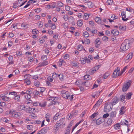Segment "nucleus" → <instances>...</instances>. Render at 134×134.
Masks as SVG:
<instances>
[{
    "instance_id": "f257e3e1",
    "label": "nucleus",
    "mask_w": 134,
    "mask_h": 134,
    "mask_svg": "<svg viewBox=\"0 0 134 134\" xmlns=\"http://www.w3.org/2000/svg\"><path fill=\"white\" fill-rule=\"evenodd\" d=\"M132 42L128 39L125 40L122 43L120 47V49L122 51H125L128 49L131 45Z\"/></svg>"
},
{
    "instance_id": "f03ea898",
    "label": "nucleus",
    "mask_w": 134,
    "mask_h": 134,
    "mask_svg": "<svg viewBox=\"0 0 134 134\" xmlns=\"http://www.w3.org/2000/svg\"><path fill=\"white\" fill-rule=\"evenodd\" d=\"M100 66V65H99L95 66L92 69L90 70L88 69L87 71V73L88 74L90 75L93 74L96 70L99 69Z\"/></svg>"
},
{
    "instance_id": "7ed1b4c3",
    "label": "nucleus",
    "mask_w": 134,
    "mask_h": 134,
    "mask_svg": "<svg viewBox=\"0 0 134 134\" xmlns=\"http://www.w3.org/2000/svg\"><path fill=\"white\" fill-rule=\"evenodd\" d=\"M9 114L12 115L13 117L15 118L19 117L21 115L20 113L17 112L13 110H10L9 112Z\"/></svg>"
},
{
    "instance_id": "20e7f679",
    "label": "nucleus",
    "mask_w": 134,
    "mask_h": 134,
    "mask_svg": "<svg viewBox=\"0 0 134 134\" xmlns=\"http://www.w3.org/2000/svg\"><path fill=\"white\" fill-rule=\"evenodd\" d=\"M104 111L106 113L109 112L112 109V108L110 107L108 102H106L104 104Z\"/></svg>"
},
{
    "instance_id": "39448f33",
    "label": "nucleus",
    "mask_w": 134,
    "mask_h": 134,
    "mask_svg": "<svg viewBox=\"0 0 134 134\" xmlns=\"http://www.w3.org/2000/svg\"><path fill=\"white\" fill-rule=\"evenodd\" d=\"M119 100L118 97L115 96L112 99L111 102L110 103L112 107L114 105L116 104L119 102Z\"/></svg>"
},
{
    "instance_id": "423d86ee",
    "label": "nucleus",
    "mask_w": 134,
    "mask_h": 134,
    "mask_svg": "<svg viewBox=\"0 0 134 134\" xmlns=\"http://www.w3.org/2000/svg\"><path fill=\"white\" fill-rule=\"evenodd\" d=\"M131 83V81H129L126 83V84L124 85L122 88L123 91L124 92L126 91L130 86Z\"/></svg>"
},
{
    "instance_id": "0eeeda50",
    "label": "nucleus",
    "mask_w": 134,
    "mask_h": 134,
    "mask_svg": "<svg viewBox=\"0 0 134 134\" xmlns=\"http://www.w3.org/2000/svg\"><path fill=\"white\" fill-rule=\"evenodd\" d=\"M120 70L119 68V67H117V69L115 70L113 72V74L112 75V77H115L117 76V75L118 76H120L121 75H118V74H120Z\"/></svg>"
},
{
    "instance_id": "6e6552de",
    "label": "nucleus",
    "mask_w": 134,
    "mask_h": 134,
    "mask_svg": "<svg viewBox=\"0 0 134 134\" xmlns=\"http://www.w3.org/2000/svg\"><path fill=\"white\" fill-rule=\"evenodd\" d=\"M105 121L104 119L103 118H101L98 119L96 121V124L98 125L104 122Z\"/></svg>"
},
{
    "instance_id": "1a4fd4ad",
    "label": "nucleus",
    "mask_w": 134,
    "mask_h": 134,
    "mask_svg": "<svg viewBox=\"0 0 134 134\" xmlns=\"http://www.w3.org/2000/svg\"><path fill=\"white\" fill-rule=\"evenodd\" d=\"M103 102V100L102 99H99L98 101L97 102L96 104L94 106L93 108H95L96 107H98Z\"/></svg>"
},
{
    "instance_id": "9d476101",
    "label": "nucleus",
    "mask_w": 134,
    "mask_h": 134,
    "mask_svg": "<svg viewBox=\"0 0 134 134\" xmlns=\"http://www.w3.org/2000/svg\"><path fill=\"white\" fill-rule=\"evenodd\" d=\"M61 126L60 125H59L58 123H57L54 125V132H56L59 129V127Z\"/></svg>"
},
{
    "instance_id": "9b49d317",
    "label": "nucleus",
    "mask_w": 134,
    "mask_h": 134,
    "mask_svg": "<svg viewBox=\"0 0 134 134\" xmlns=\"http://www.w3.org/2000/svg\"><path fill=\"white\" fill-rule=\"evenodd\" d=\"M64 121L63 119H61L60 121H58L57 123H58L59 125H60L61 126H62V127H64L65 125V124H63Z\"/></svg>"
},
{
    "instance_id": "f8f14e48",
    "label": "nucleus",
    "mask_w": 134,
    "mask_h": 134,
    "mask_svg": "<svg viewBox=\"0 0 134 134\" xmlns=\"http://www.w3.org/2000/svg\"><path fill=\"white\" fill-rule=\"evenodd\" d=\"M111 33L113 34L114 35L116 36L119 34V32L116 30L114 29L111 31Z\"/></svg>"
},
{
    "instance_id": "ddd939ff",
    "label": "nucleus",
    "mask_w": 134,
    "mask_h": 134,
    "mask_svg": "<svg viewBox=\"0 0 134 134\" xmlns=\"http://www.w3.org/2000/svg\"><path fill=\"white\" fill-rule=\"evenodd\" d=\"M26 108L27 110H28L29 112L31 113H32L35 109V108H30L28 106Z\"/></svg>"
},
{
    "instance_id": "4468645a",
    "label": "nucleus",
    "mask_w": 134,
    "mask_h": 134,
    "mask_svg": "<svg viewBox=\"0 0 134 134\" xmlns=\"http://www.w3.org/2000/svg\"><path fill=\"white\" fill-rule=\"evenodd\" d=\"M14 99L15 101L16 102H20L19 95H16V96L15 97Z\"/></svg>"
},
{
    "instance_id": "2eb2a0df",
    "label": "nucleus",
    "mask_w": 134,
    "mask_h": 134,
    "mask_svg": "<svg viewBox=\"0 0 134 134\" xmlns=\"http://www.w3.org/2000/svg\"><path fill=\"white\" fill-rule=\"evenodd\" d=\"M125 109V108L124 106H122L121 107L120 111V113L121 115L123 114L124 113Z\"/></svg>"
},
{
    "instance_id": "dca6fc26",
    "label": "nucleus",
    "mask_w": 134,
    "mask_h": 134,
    "mask_svg": "<svg viewBox=\"0 0 134 134\" xmlns=\"http://www.w3.org/2000/svg\"><path fill=\"white\" fill-rule=\"evenodd\" d=\"M132 55V53H130L126 57V60H130L133 56Z\"/></svg>"
},
{
    "instance_id": "f3484780",
    "label": "nucleus",
    "mask_w": 134,
    "mask_h": 134,
    "mask_svg": "<svg viewBox=\"0 0 134 134\" xmlns=\"http://www.w3.org/2000/svg\"><path fill=\"white\" fill-rule=\"evenodd\" d=\"M48 64V62L47 61H45L39 64V67H42V66H45L47 65Z\"/></svg>"
},
{
    "instance_id": "a211bd4d",
    "label": "nucleus",
    "mask_w": 134,
    "mask_h": 134,
    "mask_svg": "<svg viewBox=\"0 0 134 134\" xmlns=\"http://www.w3.org/2000/svg\"><path fill=\"white\" fill-rule=\"evenodd\" d=\"M116 112L115 111H112L110 114V116L111 118H113L116 116Z\"/></svg>"
},
{
    "instance_id": "6ab92c4d",
    "label": "nucleus",
    "mask_w": 134,
    "mask_h": 134,
    "mask_svg": "<svg viewBox=\"0 0 134 134\" xmlns=\"http://www.w3.org/2000/svg\"><path fill=\"white\" fill-rule=\"evenodd\" d=\"M87 4L88 7L89 8L93 7L94 5L92 2L90 1L88 2L87 3Z\"/></svg>"
},
{
    "instance_id": "aec40b11",
    "label": "nucleus",
    "mask_w": 134,
    "mask_h": 134,
    "mask_svg": "<svg viewBox=\"0 0 134 134\" xmlns=\"http://www.w3.org/2000/svg\"><path fill=\"white\" fill-rule=\"evenodd\" d=\"M132 95V93L131 92H129L127 93L126 95V97L129 99L131 98V96Z\"/></svg>"
},
{
    "instance_id": "412c9836",
    "label": "nucleus",
    "mask_w": 134,
    "mask_h": 134,
    "mask_svg": "<svg viewBox=\"0 0 134 134\" xmlns=\"http://www.w3.org/2000/svg\"><path fill=\"white\" fill-rule=\"evenodd\" d=\"M45 130H46L45 129H43L39 131L37 134H44L46 132Z\"/></svg>"
},
{
    "instance_id": "4be33fe9",
    "label": "nucleus",
    "mask_w": 134,
    "mask_h": 134,
    "mask_svg": "<svg viewBox=\"0 0 134 134\" xmlns=\"http://www.w3.org/2000/svg\"><path fill=\"white\" fill-rule=\"evenodd\" d=\"M58 77H59V79L61 81H63L64 80V77L63 75L62 74H58Z\"/></svg>"
},
{
    "instance_id": "5701e85b",
    "label": "nucleus",
    "mask_w": 134,
    "mask_h": 134,
    "mask_svg": "<svg viewBox=\"0 0 134 134\" xmlns=\"http://www.w3.org/2000/svg\"><path fill=\"white\" fill-rule=\"evenodd\" d=\"M114 128L116 130L119 129L120 128V125L118 124H117L114 126Z\"/></svg>"
},
{
    "instance_id": "b1692460",
    "label": "nucleus",
    "mask_w": 134,
    "mask_h": 134,
    "mask_svg": "<svg viewBox=\"0 0 134 134\" xmlns=\"http://www.w3.org/2000/svg\"><path fill=\"white\" fill-rule=\"evenodd\" d=\"M112 121H113L111 119L108 118L107 119V122L110 126L112 122Z\"/></svg>"
},
{
    "instance_id": "393cba45",
    "label": "nucleus",
    "mask_w": 134,
    "mask_h": 134,
    "mask_svg": "<svg viewBox=\"0 0 134 134\" xmlns=\"http://www.w3.org/2000/svg\"><path fill=\"white\" fill-rule=\"evenodd\" d=\"M95 20L98 23H100L101 22V19L99 17H97L95 19Z\"/></svg>"
},
{
    "instance_id": "a878e982",
    "label": "nucleus",
    "mask_w": 134,
    "mask_h": 134,
    "mask_svg": "<svg viewBox=\"0 0 134 134\" xmlns=\"http://www.w3.org/2000/svg\"><path fill=\"white\" fill-rule=\"evenodd\" d=\"M82 121L81 120L80 121L78 122H77L75 125V126L72 128V132L74 129L80 124Z\"/></svg>"
},
{
    "instance_id": "bb28decb",
    "label": "nucleus",
    "mask_w": 134,
    "mask_h": 134,
    "mask_svg": "<svg viewBox=\"0 0 134 134\" xmlns=\"http://www.w3.org/2000/svg\"><path fill=\"white\" fill-rule=\"evenodd\" d=\"M82 121L81 120L80 121L78 122H77L75 125V126L72 128V132L74 129L80 124Z\"/></svg>"
},
{
    "instance_id": "cd10ccee",
    "label": "nucleus",
    "mask_w": 134,
    "mask_h": 134,
    "mask_svg": "<svg viewBox=\"0 0 134 134\" xmlns=\"http://www.w3.org/2000/svg\"><path fill=\"white\" fill-rule=\"evenodd\" d=\"M82 121L81 120L80 121L78 122H77L75 125V126L72 128V132L74 129L80 124Z\"/></svg>"
},
{
    "instance_id": "c85d7f7f",
    "label": "nucleus",
    "mask_w": 134,
    "mask_h": 134,
    "mask_svg": "<svg viewBox=\"0 0 134 134\" xmlns=\"http://www.w3.org/2000/svg\"><path fill=\"white\" fill-rule=\"evenodd\" d=\"M10 99H11L10 98L7 97L6 96L4 97V98H2V100L5 101H7Z\"/></svg>"
},
{
    "instance_id": "c756f323",
    "label": "nucleus",
    "mask_w": 134,
    "mask_h": 134,
    "mask_svg": "<svg viewBox=\"0 0 134 134\" xmlns=\"http://www.w3.org/2000/svg\"><path fill=\"white\" fill-rule=\"evenodd\" d=\"M109 74L108 72L105 73L103 76V77L104 79H105L109 76Z\"/></svg>"
},
{
    "instance_id": "7c9ffc66",
    "label": "nucleus",
    "mask_w": 134,
    "mask_h": 134,
    "mask_svg": "<svg viewBox=\"0 0 134 134\" xmlns=\"http://www.w3.org/2000/svg\"><path fill=\"white\" fill-rule=\"evenodd\" d=\"M65 92V91H64L62 93V96L64 98H66L67 97H66V95L67 94L68 92L66 91L65 92Z\"/></svg>"
},
{
    "instance_id": "2f4dec72",
    "label": "nucleus",
    "mask_w": 134,
    "mask_h": 134,
    "mask_svg": "<svg viewBox=\"0 0 134 134\" xmlns=\"http://www.w3.org/2000/svg\"><path fill=\"white\" fill-rule=\"evenodd\" d=\"M128 66H126L124 68L123 70H122V72H121L120 74H118V75H121L122 73L124 72L126 69L127 68Z\"/></svg>"
},
{
    "instance_id": "473e14b6",
    "label": "nucleus",
    "mask_w": 134,
    "mask_h": 134,
    "mask_svg": "<svg viewBox=\"0 0 134 134\" xmlns=\"http://www.w3.org/2000/svg\"><path fill=\"white\" fill-rule=\"evenodd\" d=\"M39 32L36 29H34L32 30V33L33 34L35 35L37 34Z\"/></svg>"
},
{
    "instance_id": "72a5a7b5",
    "label": "nucleus",
    "mask_w": 134,
    "mask_h": 134,
    "mask_svg": "<svg viewBox=\"0 0 134 134\" xmlns=\"http://www.w3.org/2000/svg\"><path fill=\"white\" fill-rule=\"evenodd\" d=\"M120 100L122 102H123L125 99V96L124 95H122L120 96Z\"/></svg>"
},
{
    "instance_id": "f704fd0d",
    "label": "nucleus",
    "mask_w": 134,
    "mask_h": 134,
    "mask_svg": "<svg viewBox=\"0 0 134 134\" xmlns=\"http://www.w3.org/2000/svg\"><path fill=\"white\" fill-rule=\"evenodd\" d=\"M90 76L88 75H86L84 76V79L85 80H88L90 79V78H89Z\"/></svg>"
},
{
    "instance_id": "c9c22d12",
    "label": "nucleus",
    "mask_w": 134,
    "mask_h": 134,
    "mask_svg": "<svg viewBox=\"0 0 134 134\" xmlns=\"http://www.w3.org/2000/svg\"><path fill=\"white\" fill-rule=\"evenodd\" d=\"M63 4L60 1H59L57 3V6L59 7H62Z\"/></svg>"
},
{
    "instance_id": "e433bc0d",
    "label": "nucleus",
    "mask_w": 134,
    "mask_h": 134,
    "mask_svg": "<svg viewBox=\"0 0 134 134\" xmlns=\"http://www.w3.org/2000/svg\"><path fill=\"white\" fill-rule=\"evenodd\" d=\"M32 93V92L31 90H27L26 92L27 94L29 95H30Z\"/></svg>"
},
{
    "instance_id": "4c0bfd02",
    "label": "nucleus",
    "mask_w": 134,
    "mask_h": 134,
    "mask_svg": "<svg viewBox=\"0 0 134 134\" xmlns=\"http://www.w3.org/2000/svg\"><path fill=\"white\" fill-rule=\"evenodd\" d=\"M126 27L120 26L119 27V29L122 30L124 31L126 30Z\"/></svg>"
},
{
    "instance_id": "58836bf2",
    "label": "nucleus",
    "mask_w": 134,
    "mask_h": 134,
    "mask_svg": "<svg viewBox=\"0 0 134 134\" xmlns=\"http://www.w3.org/2000/svg\"><path fill=\"white\" fill-rule=\"evenodd\" d=\"M27 128L28 130H31L33 128V126L31 125H29L27 126Z\"/></svg>"
},
{
    "instance_id": "ea45409f",
    "label": "nucleus",
    "mask_w": 134,
    "mask_h": 134,
    "mask_svg": "<svg viewBox=\"0 0 134 134\" xmlns=\"http://www.w3.org/2000/svg\"><path fill=\"white\" fill-rule=\"evenodd\" d=\"M24 81L25 82L27 85H29L30 83V80L28 79L25 80Z\"/></svg>"
},
{
    "instance_id": "a19ab883",
    "label": "nucleus",
    "mask_w": 134,
    "mask_h": 134,
    "mask_svg": "<svg viewBox=\"0 0 134 134\" xmlns=\"http://www.w3.org/2000/svg\"><path fill=\"white\" fill-rule=\"evenodd\" d=\"M124 121H125L124 122V121H123L122 122H121V124L122 125V124H125L126 125H128V121L125 120H124Z\"/></svg>"
},
{
    "instance_id": "79ce46f5",
    "label": "nucleus",
    "mask_w": 134,
    "mask_h": 134,
    "mask_svg": "<svg viewBox=\"0 0 134 134\" xmlns=\"http://www.w3.org/2000/svg\"><path fill=\"white\" fill-rule=\"evenodd\" d=\"M27 107H28V106H25H25L24 105H21V106L20 109H21L23 110H25V109L27 110L26 108Z\"/></svg>"
},
{
    "instance_id": "37998d69",
    "label": "nucleus",
    "mask_w": 134,
    "mask_h": 134,
    "mask_svg": "<svg viewBox=\"0 0 134 134\" xmlns=\"http://www.w3.org/2000/svg\"><path fill=\"white\" fill-rule=\"evenodd\" d=\"M85 16V20H87L88 19L89 15L87 13H85L84 14Z\"/></svg>"
},
{
    "instance_id": "c03bdc74",
    "label": "nucleus",
    "mask_w": 134,
    "mask_h": 134,
    "mask_svg": "<svg viewBox=\"0 0 134 134\" xmlns=\"http://www.w3.org/2000/svg\"><path fill=\"white\" fill-rule=\"evenodd\" d=\"M110 125L107 122H104V123L103 126L105 127H108Z\"/></svg>"
},
{
    "instance_id": "a18cd8bd",
    "label": "nucleus",
    "mask_w": 134,
    "mask_h": 134,
    "mask_svg": "<svg viewBox=\"0 0 134 134\" xmlns=\"http://www.w3.org/2000/svg\"><path fill=\"white\" fill-rule=\"evenodd\" d=\"M84 36L85 37H88L89 36V34L88 33L86 32L85 31L83 32Z\"/></svg>"
},
{
    "instance_id": "49530a36",
    "label": "nucleus",
    "mask_w": 134,
    "mask_h": 134,
    "mask_svg": "<svg viewBox=\"0 0 134 134\" xmlns=\"http://www.w3.org/2000/svg\"><path fill=\"white\" fill-rule=\"evenodd\" d=\"M112 0H108L107 2V3L108 4L110 5L112 4Z\"/></svg>"
},
{
    "instance_id": "de8ad7c7",
    "label": "nucleus",
    "mask_w": 134,
    "mask_h": 134,
    "mask_svg": "<svg viewBox=\"0 0 134 134\" xmlns=\"http://www.w3.org/2000/svg\"><path fill=\"white\" fill-rule=\"evenodd\" d=\"M78 50L79 51H81L83 49L82 46L81 45H79L77 47Z\"/></svg>"
},
{
    "instance_id": "09e8293b",
    "label": "nucleus",
    "mask_w": 134,
    "mask_h": 134,
    "mask_svg": "<svg viewBox=\"0 0 134 134\" xmlns=\"http://www.w3.org/2000/svg\"><path fill=\"white\" fill-rule=\"evenodd\" d=\"M97 115V113H95L92 114L91 116L90 117L92 119L94 117L96 116Z\"/></svg>"
},
{
    "instance_id": "8fccbe9b",
    "label": "nucleus",
    "mask_w": 134,
    "mask_h": 134,
    "mask_svg": "<svg viewBox=\"0 0 134 134\" xmlns=\"http://www.w3.org/2000/svg\"><path fill=\"white\" fill-rule=\"evenodd\" d=\"M74 20V18L72 16H70L69 19V20L70 22H73Z\"/></svg>"
},
{
    "instance_id": "3c124183",
    "label": "nucleus",
    "mask_w": 134,
    "mask_h": 134,
    "mask_svg": "<svg viewBox=\"0 0 134 134\" xmlns=\"http://www.w3.org/2000/svg\"><path fill=\"white\" fill-rule=\"evenodd\" d=\"M72 65V66H74L75 67H76L77 66V63L76 62L73 61L71 63Z\"/></svg>"
},
{
    "instance_id": "603ef678",
    "label": "nucleus",
    "mask_w": 134,
    "mask_h": 134,
    "mask_svg": "<svg viewBox=\"0 0 134 134\" xmlns=\"http://www.w3.org/2000/svg\"><path fill=\"white\" fill-rule=\"evenodd\" d=\"M109 115V114L108 113H106L104 114L103 116V118L104 119V118H106L108 117Z\"/></svg>"
},
{
    "instance_id": "864d4df0",
    "label": "nucleus",
    "mask_w": 134,
    "mask_h": 134,
    "mask_svg": "<svg viewBox=\"0 0 134 134\" xmlns=\"http://www.w3.org/2000/svg\"><path fill=\"white\" fill-rule=\"evenodd\" d=\"M25 98L27 100H29L31 98V96L30 95L27 94L25 96Z\"/></svg>"
},
{
    "instance_id": "5fc2aeb1",
    "label": "nucleus",
    "mask_w": 134,
    "mask_h": 134,
    "mask_svg": "<svg viewBox=\"0 0 134 134\" xmlns=\"http://www.w3.org/2000/svg\"><path fill=\"white\" fill-rule=\"evenodd\" d=\"M73 123V121H71L70 122V124H69L68 126V127L69 129L70 128V127L71 126H72V124Z\"/></svg>"
},
{
    "instance_id": "6e6d98bb",
    "label": "nucleus",
    "mask_w": 134,
    "mask_h": 134,
    "mask_svg": "<svg viewBox=\"0 0 134 134\" xmlns=\"http://www.w3.org/2000/svg\"><path fill=\"white\" fill-rule=\"evenodd\" d=\"M42 59L44 60L47 59V57L46 55H44L42 56L41 57Z\"/></svg>"
},
{
    "instance_id": "4d7b16f0",
    "label": "nucleus",
    "mask_w": 134,
    "mask_h": 134,
    "mask_svg": "<svg viewBox=\"0 0 134 134\" xmlns=\"http://www.w3.org/2000/svg\"><path fill=\"white\" fill-rule=\"evenodd\" d=\"M77 25L79 26H81L82 25V23L80 21H78L77 23Z\"/></svg>"
},
{
    "instance_id": "13d9d810",
    "label": "nucleus",
    "mask_w": 134,
    "mask_h": 134,
    "mask_svg": "<svg viewBox=\"0 0 134 134\" xmlns=\"http://www.w3.org/2000/svg\"><path fill=\"white\" fill-rule=\"evenodd\" d=\"M51 24L52 25V26L51 27V28L53 30L55 29L56 28V26L55 24L53 23Z\"/></svg>"
},
{
    "instance_id": "bf43d9fd",
    "label": "nucleus",
    "mask_w": 134,
    "mask_h": 134,
    "mask_svg": "<svg viewBox=\"0 0 134 134\" xmlns=\"http://www.w3.org/2000/svg\"><path fill=\"white\" fill-rule=\"evenodd\" d=\"M11 94L12 95H17V93L16 92H12L9 93V94Z\"/></svg>"
},
{
    "instance_id": "052dcab7",
    "label": "nucleus",
    "mask_w": 134,
    "mask_h": 134,
    "mask_svg": "<svg viewBox=\"0 0 134 134\" xmlns=\"http://www.w3.org/2000/svg\"><path fill=\"white\" fill-rule=\"evenodd\" d=\"M35 0H30L28 2V3L31 4V3H33L36 2Z\"/></svg>"
},
{
    "instance_id": "680f3d73",
    "label": "nucleus",
    "mask_w": 134,
    "mask_h": 134,
    "mask_svg": "<svg viewBox=\"0 0 134 134\" xmlns=\"http://www.w3.org/2000/svg\"><path fill=\"white\" fill-rule=\"evenodd\" d=\"M68 16L67 15H64L63 17L65 21H67L68 20Z\"/></svg>"
},
{
    "instance_id": "e2e57ef3",
    "label": "nucleus",
    "mask_w": 134,
    "mask_h": 134,
    "mask_svg": "<svg viewBox=\"0 0 134 134\" xmlns=\"http://www.w3.org/2000/svg\"><path fill=\"white\" fill-rule=\"evenodd\" d=\"M80 60L81 62H82L81 63L82 64H84L86 62V60H85V59H84L83 58H81Z\"/></svg>"
},
{
    "instance_id": "0e129e2a",
    "label": "nucleus",
    "mask_w": 134,
    "mask_h": 134,
    "mask_svg": "<svg viewBox=\"0 0 134 134\" xmlns=\"http://www.w3.org/2000/svg\"><path fill=\"white\" fill-rule=\"evenodd\" d=\"M40 83L38 81H37L35 83V85L36 87H38L39 86Z\"/></svg>"
},
{
    "instance_id": "69168bd1",
    "label": "nucleus",
    "mask_w": 134,
    "mask_h": 134,
    "mask_svg": "<svg viewBox=\"0 0 134 134\" xmlns=\"http://www.w3.org/2000/svg\"><path fill=\"white\" fill-rule=\"evenodd\" d=\"M121 15L122 16H123V18H125L126 17V15H125V13L124 11H123L121 13Z\"/></svg>"
},
{
    "instance_id": "338daca9",
    "label": "nucleus",
    "mask_w": 134,
    "mask_h": 134,
    "mask_svg": "<svg viewBox=\"0 0 134 134\" xmlns=\"http://www.w3.org/2000/svg\"><path fill=\"white\" fill-rule=\"evenodd\" d=\"M34 123L35 124H39L41 123V121L40 120H36L34 121Z\"/></svg>"
},
{
    "instance_id": "774afa93",
    "label": "nucleus",
    "mask_w": 134,
    "mask_h": 134,
    "mask_svg": "<svg viewBox=\"0 0 134 134\" xmlns=\"http://www.w3.org/2000/svg\"><path fill=\"white\" fill-rule=\"evenodd\" d=\"M70 129V128H68L67 130H66V132H65V134H69Z\"/></svg>"
}]
</instances>
